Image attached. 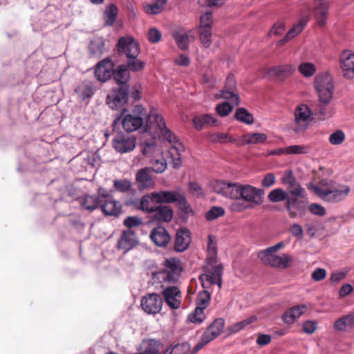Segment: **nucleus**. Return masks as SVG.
<instances>
[{
	"mask_svg": "<svg viewBox=\"0 0 354 354\" xmlns=\"http://www.w3.org/2000/svg\"><path fill=\"white\" fill-rule=\"evenodd\" d=\"M217 254L216 238L209 234L207 243V258L203 266V274H201V285L205 289L207 288L206 283L217 285L219 289L222 288L224 268L222 263L216 265Z\"/></svg>",
	"mask_w": 354,
	"mask_h": 354,
	"instance_id": "obj_1",
	"label": "nucleus"
},
{
	"mask_svg": "<svg viewBox=\"0 0 354 354\" xmlns=\"http://www.w3.org/2000/svg\"><path fill=\"white\" fill-rule=\"evenodd\" d=\"M314 84L319 95V104L313 111V113L319 120L328 119L335 113L333 107L329 105L334 92L333 78L328 72L318 74L315 78Z\"/></svg>",
	"mask_w": 354,
	"mask_h": 354,
	"instance_id": "obj_2",
	"label": "nucleus"
},
{
	"mask_svg": "<svg viewBox=\"0 0 354 354\" xmlns=\"http://www.w3.org/2000/svg\"><path fill=\"white\" fill-rule=\"evenodd\" d=\"M153 113H156L160 118H163L156 109H153L149 113H147L146 109L142 105H136L131 113L124 115L122 120V128L129 133L137 131L144 126L145 131L154 129L159 137L158 123L150 118Z\"/></svg>",
	"mask_w": 354,
	"mask_h": 354,
	"instance_id": "obj_3",
	"label": "nucleus"
},
{
	"mask_svg": "<svg viewBox=\"0 0 354 354\" xmlns=\"http://www.w3.org/2000/svg\"><path fill=\"white\" fill-rule=\"evenodd\" d=\"M308 188L323 201L329 203H337L342 201L351 190L347 185L337 187L332 180L328 179L321 180L317 185L310 183Z\"/></svg>",
	"mask_w": 354,
	"mask_h": 354,
	"instance_id": "obj_4",
	"label": "nucleus"
},
{
	"mask_svg": "<svg viewBox=\"0 0 354 354\" xmlns=\"http://www.w3.org/2000/svg\"><path fill=\"white\" fill-rule=\"evenodd\" d=\"M150 118L158 123L159 138L168 141L172 145L169 150V153L171 158L172 167L174 169H178L182 164L180 152L184 150L183 145L178 141L171 130L167 127L163 118H160L156 113H153Z\"/></svg>",
	"mask_w": 354,
	"mask_h": 354,
	"instance_id": "obj_5",
	"label": "nucleus"
},
{
	"mask_svg": "<svg viewBox=\"0 0 354 354\" xmlns=\"http://www.w3.org/2000/svg\"><path fill=\"white\" fill-rule=\"evenodd\" d=\"M162 268L152 274V279L160 283H176L183 272L181 261L174 257L165 259Z\"/></svg>",
	"mask_w": 354,
	"mask_h": 354,
	"instance_id": "obj_6",
	"label": "nucleus"
},
{
	"mask_svg": "<svg viewBox=\"0 0 354 354\" xmlns=\"http://www.w3.org/2000/svg\"><path fill=\"white\" fill-rule=\"evenodd\" d=\"M224 3L225 0H205V6H201V42L206 48L212 43V8L221 6Z\"/></svg>",
	"mask_w": 354,
	"mask_h": 354,
	"instance_id": "obj_7",
	"label": "nucleus"
},
{
	"mask_svg": "<svg viewBox=\"0 0 354 354\" xmlns=\"http://www.w3.org/2000/svg\"><path fill=\"white\" fill-rule=\"evenodd\" d=\"M307 205L308 201L304 188V196L291 195L285 203V207L291 218L303 217L306 212Z\"/></svg>",
	"mask_w": 354,
	"mask_h": 354,
	"instance_id": "obj_8",
	"label": "nucleus"
},
{
	"mask_svg": "<svg viewBox=\"0 0 354 354\" xmlns=\"http://www.w3.org/2000/svg\"><path fill=\"white\" fill-rule=\"evenodd\" d=\"M112 145L118 153H129L136 147V138L128 133L119 132L113 138Z\"/></svg>",
	"mask_w": 354,
	"mask_h": 354,
	"instance_id": "obj_9",
	"label": "nucleus"
},
{
	"mask_svg": "<svg viewBox=\"0 0 354 354\" xmlns=\"http://www.w3.org/2000/svg\"><path fill=\"white\" fill-rule=\"evenodd\" d=\"M117 48L118 54L120 56H124L127 59L132 57H138L140 54L138 42L130 36L120 37L118 41Z\"/></svg>",
	"mask_w": 354,
	"mask_h": 354,
	"instance_id": "obj_10",
	"label": "nucleus"
},
{
	"mask_svg": "<svg viewBox=\"0 0 354 354\" xmlns=\"http://www.w3.org/2000/svg\"><path fill=\"white\" fill-rule=\"evenodd\" d=\"M161 297L171 310H177L181 306L182 292L176 286H169L162 288Z\"/></svg>",
	"mask_w": 354,
	"mask_h": 354,
	"instance_id": "obj_11",
	"label": "nucleus"
},
{
	"mask_svg": "<svg viewBox=\"0 0 354 354\" xmlns=\"http://www.w3.org/2000/svg\"><path fill=\"white\" fill-rule=\"evenodd\" d=\"M129 89L127 86L113 89L106 97V104L112 109H120L127 102Z\"/></svg>",
	"mask_w": 354,
	"mask_h": 354,
	"instance_id": "obj_12",
	"label": "nucleus"
},
{
	"mask_svg": "<svg viewBox=\"0 0 354 354\" xmlns=\"http://www.w3.org/2000/svg\"><path fill=\"white\" fill-rule=\"evenodd\" d=\"M163 300L157 293L147 294L141 299V308L147 314L159 313L162 307Z\"/></svg>",
	"mask_w": 354,
	"mask_h": 354,
	"instance_id": "obj_13",
	"label": "nucleus"
},
{
	"mask_svg": "<svg viewBox=\"0 0 354 354\" xmlns=\"http://www.w3.org/2000/svg\"><path fill=\"white\" fill-rule=\"evenodd\" d=\"M264 194L265 192L262 189H258L249 185H241L239 198H241L247 202H251L258 205L263 202Z\"/></svg>",
	"mask_w": 354,
	"mask_h": 354,
	"instance_id": "obj_14",
	"label": "nucleus"
},
{
	"mask_svg": "<svg viewBox=\"0 0 354 354\" xmlns=\"http://www.w3.org/2000/svg\"><path fill=\"white\" fill-rule=\"evenodd\" d=\"M241 185L238 183H230L217 180L214 185V192L226 198L239 199Z\"/></svg>",
	"mask_w": 354,
	"mask_h": 354,
	"instance_id": "obj_15",
	"label": "nucleus"
},
{
	"mask_svg": "<svg viewBox=\"0 0 354 354\" xmlns=\"http://www.w3.org/2000/svg\"><path fill=\"white\" fill-rule=\"evenodd\" d=\"M291 195L304 196V187L298 185L297 188L288 189L287 191L281 188H276L272 190L268 195V199L272 203H279L289 199Z\"/></svg>",
	"mask_w": 354,
	"mask_h": 354,
	"instance_id": "obj_16",
	"label": "nucleus"
},
{
	"mask_svg": "<svg viewBox=\"0 0 354 354\" xmlns=\"http://www.w3.org/2000/svg\"><path fill=\"white\" fill-rule=\"evenodd\" d=\"M296 67L292 64H284L272 66L268 68L266 75L270 79L283 82L295 71Z\"/></svg>",
	"mask_w": 354,
	"mask_h": 354,
	"instance_id": "obj_17",
	"label": "nucleus"
},
{
	"mask_svg": "<svg viewBox=\"0 0 354 354\" xmlns=\"http://www.w3.org/2000/svg\"><path fill=\"white\" fill-rule=\"evenodd\" d=\"M224 326V319H216L203 333L201 338V348L217 337L223 331Z\"/></svg>",
	"mask_w": 354,
	"mask_h": 354,
	"instance_id": "obj_18",
	"label": "nucleus"
},
{
	"mask_svg": "<svg viewBox=\"0 0 354 354\" xmlns=\"http://www.w3.org/2000/svg\"><path fill=\"white\" fill-rule=\"evenodd\" d=\"M139 243L138 238L132 230L122 231L118 241L117 248L127 252Z\"/></svg>",
	"mask_w": 354,
	"mask_h": 354,
	"instance_id": "obj_19",
	"label": "nucleus"
},
{
	"mask_svg": "<svg viewBox=\"0 0 354 354\" xmlns=\"http://www.w3.org/2000/svg\"><path fill=\"white\" fill-rule=\"evenodd\" d=\"M259 259L264 264L279 268H287L290 266L292 261L291 257L287 254L270 255L266 257H259Z\"/></svg>",
	"mask_w": 354,
	"mask_h": 354,
	"instance_id": "obj_20",
	"label": "nucleus"
},
{
	"mask_svg": "<svg viewBox=\"0 0 354 354\" xmlns=\"http://www.w3.org/2000/svg\"><path fill=\"white\" fill-rule=\"evenodd\" d=\"M183 192L180 189H176L173 191H160L152 192V196L154 198V201L158 203H176Z\"/></svg>",
	"mask_w": 354,
	"mask_h": 354,
	"instance_id": "obj_21",
	"label": "nucleus"
},
{
	"mask_svg": "<svg viewBox=\"0 0 354 354\" xmlns=\"http://www.w3.org/2000/svg\"><path fill=\"white\" fill-rule=\"evenodd\" d=\"M113 63L109 59H104L95 68V75L100 82H106L113 75Z\"/></svg>",
	"mask_w": 354,
	"mask_h": 354,
	"instance_id": "obj_22",
	"label": "nucleus"
},
{
	"mask_svg": "<svg viewBox=\"0 0 354 354\" xmlns=\"http://www.w3.org/2000/svg\"><path fill=\"white\" fill-rule=\"evenodd\" d=\"M340 66L345 71L344 76L351 78L354 76V53L344 50L340 55Z\"/></svg>",
	"mask_w": 354,
	"mask_h": 354,
	"instance_id": "obj_23",
	"label": "nucleus"
},
{
	"mask_svg": "<svg viewBox=\"0 0 354 354\" xmlns=\"http://www.w3.org/2000/svg\"><path fill=\"white\" fill-rule=\"evenodd\" d=\"M102 212L106 216H118L122 213V205L119 201L109 198L100 203Z\"/></svg>",
	"mask_w": 354,
	"mask_h": 354,
	"instance_id": "obj_24",
	"label": "nucleus"
},
{
	"mask_svg": "<svg viewBox=\"0 0 354 354\" xmlns=\"http://www.w3.org/2000/svg\"><path fill=\"white\" fill-rule=\"evenodd\" d=\"M190 242V232L185 228H182L176 232L174 249L177 252H183L188 248Z\"/></svg>",
	"mask_w": 354,
	"mask_h": 354,
	"instance_id": "obj_25",
	"label": "nucleus"
},
{
	"mask_svg": "<svg viewBox=\"0 0 354 354\" xmlns=\"http://www.w3.org/2000/svg\"><path fill=\"white\" fill-rule=\"evenodd\" d=\"M151 241L158 246L164 247L170 241V236L166 229L162 226L155 227L151 232Z\"/></svg>",
	"mask_w": 354,
	"mask_h": 354,
	"instance_id": "obj_26",
	"label": "nucleus"
},
{
	"mask_svg": "<svg viewBox=\"0 0 354 354\" xmlns=\"http://www.w3.org/2000/svg\"><path fill=\"white\" fill-rule=\"evenodd\" d=\"M113 77L118 83V87L123 88L127 86L129 88L128 82L130 78V73L125 65L122 64L118 66L117 68L113 71Z\"/></svg>",
	"mask_w": 354,
	"mask_h": 354,
	"instance_id": "obj_27",
	"label": "nucleus"
},
{
	"mask_svg": "<svg viewBox=\"0 0 354 354\" xmlns=\"http://www.w3.org/2000/svg\"><path fill=\"white\" fill-rule=\"evenodd\" d=\"M153 213L154 219L160 222H169L174 216L172 209L166 205L156 207Z\"/></svg>",
	"mask_w": 354,
	"mask_h": 354,
	"instance_id": "obj_28",
	"label": "nucleus"
},
{
	"mask_svg": "<svg viewBox=\"0 0 354 354\" xmlns=\"http://www.w3.org/2000/svg\"><path fill=\"white\" fill-rule=\"evenodd\" d=\"M104 51V41L102 37L93 38L88 46L90 57L100 58Z\"/></svg>",
	"mask_w": 354,
	"mask_h": 354,
	"instance_id": "obj_29",
	"label": "nucleus"
},
{
	"mask_svg": "<svg viewBox=\"0 0 354 354\" xmlns=\"http://www.w3.org/2000/svg\"><path fill=\"white\" fill-rule=\"evenodd\" d=\"M306 309L307 308L305 305L293 306L284 313L283 319L286 324H292L297 318L299 317L306 311Z\"/></svg>",
	"mask_w": 354,
	"mask_h": 354,
	"instance_id": "obj_30",
	"label": "nucleus"
},
{
	"mask_svg": "<svg viewBox=\"0 0 354 354\" xmlns=\"http://www.w3.org/2000/svg\"><path fill=\"white\" fill-rule=\"evenodd\" d=\"M151 169L145 167L138 171L136 174V180L139 184V187L142 189L149 188L153 185V180L150 175Z\"/></svg>",
	"mask_w": 354,
	"mask_h": 354,
	"instance_id": "obj_31",
	"label": "nucleus"
},
{
	"mask_svg": "<svg viewBox=\"0 0 354 354\" xmlns=\"http://www.w3.org/2000/svg\"><path fill=\"white\" fill-rule=\"evenodd\" d=\"M215 97L216 99L230 100L231 103L236 106L239 105L241 102L240 97L236 91L230 90L225 88L220 90L218 93L215 94Z\"/></svg>",
	"mask_w": 354,
	"mask_h": 354,
	"instance_id": "obj_32",
	"label": "nucleus"
},
{
	"mask_svg": "<svg viewBox=\"0 0 354 354\" xmlns=\"http://www.w3.org/2000/svg\"><path fill=\"white\" fill-rule=\"evenodd\" d=\"M308 21L307 19H302L298 24H295L286 35L285 37L282 39L277 41V46H281L284 43L287 42L290 39L295 37L297 35H299L305 26L306 25Z\"/></svg>",
	"mask_w": 354,
	"mask_h": 354,
	"instance_id": "obj_33",
	"label": "nucleus"
},
{
	"mask_svg": "<svg viewBox=\"0 0 354 354\" xmlns=\"http://www.w3.org/2000/svg\"><path fill=\"white\" fill-rule=\"evenodd\" d=\"M176 206L180 211V216L185 221L188 216L192 214V209L186 200V196L184 192L182 193L176 202Z\"/></svg>",
	"mask_w": 354,
	"mask_h": 354,
	"instance_id": "obj_34",
	"label": "nucleus"
},
{
	"mask_svg": "<svg viewBox=\"0 0 354 354\" xmlns=\"http://www.w3.org/2000/svg\"><path fill=\"white\" fill-rule=\"evenodd\" d=\"M315 17L319 26H322L326 24L328 17V7L324 2H319V4L316 6Z\"/></svg>",
	"mask_w": 354,
	"mask_h": 354,
	"instance_id": "obj_35",
	"label": "nucleus"
},
{
	"mask_svg": "<svg viewBox=\"0 0 354 354\" xmlns=\"http://www.w3.org/2000/svg\"><path fill=\"white\" fill-rule=\"evenodd\" d=\"M234 118L238 121L246 124H252L254 121L253 115L246 109L243 107H240L236 109Z\"/></svg>",
	"mask_w": 354,
	"mask_h": 354,
	"instance_id": "obj_36",
	"label": "nucleus"
},
{
	"mask_svg": "<svg viewBox=\"0 0 354 354\" xmlns=\"http://www.w3.org/2000/svg\"><path fill=\"white\" fill-rule=\"evenodd\" d=\"M118 9L114 4H109L106 6L104 12V19L106 26H112L117 18Z\"/></svg>",
	"mask_w": 354,
	"mask_h": 354,
	"instance_id": "obj_37",
	"label": "nucleus"
},
{
	"mask_svg": "<svg viewBox=\"0 0 354 354\" xmlns=\"http://www.w3.org/2000/svg\"><path fill=\"white\" fill-rule=\"evenodd\" d=\"M172 35L179 48L184 50L188 48L189 39L185 32L183 30L174 31Z\"/></svg>",
	"mask_w": 354,
	"mask_h": 354,
	"instance_id": "obj_38",
	"label": "nucleus"
},
{
	"mask_svg": "<svg viewBox=\"0 0 354 354\" xmlns=\"http://www.w3.org/2000/svg\"><path fill=\"white\" fill-rule=\"evenodd\" d=\"M167 0H155L151 4L144 6L145 12L148 15H158L164 10V6Z\"/></svg>",
	"mask_w": 354,
	"mask_h": 354,
	"instance_id": "obj_39",
	"label": "nucleus"
},
{
	"mask_svg": "<svg viewBox=\"0 0 354 354\" xmlns=\"http://www.w3.org/2000/svg\"><path fill=\"white\" fill-rule=\"evenodd\" d=\"M209 140L214 143L225 144L235 142V138L226 133H214L209 136Z\"/></svg>",
	"mask_w": 354,
	"mask_h": 354,
	"instance_id": "obj_40",
	"label": "nucleus"
},
{
	"mask_svg": "<svg viewBox=\"0 0 354 354\" xmlns=\"http://www.w3.org/2000/svg\"><path fill=\"white\" fill-rule=\"evenodd\" d=\"M312 113V111L306 105L301 104L299 106L295 112L297 123L299 124L300 122H306Z\"/></svg>",
	"mask_w": 354,
	"mask_h": 354,
	"instance_id": "obj_41",
	"label": "nucleus"
},
{
	"mask_svg": "<svg viewBox=\"0 0 354 354\" xmlns=\"http://www.w3.org/2000/svg\"><path fill=\"white\" fill-rule=\"evenodd\" d=\"M201 83L203 84L204 89L205 90V91L215 88L216 80L214 77L212 71L209 70L203 75L201 79Z\"/></svg>",
	"mask_w": 354,
	"mask_h": 354,
	"instance_id": "obj_42",
	"label": "nucleus"
},
{
	"mask_svg": "<svg viewBox=\"0 0 354 354\" xmlns=\"http://www.w3.org/2000/svg\"><path fill=\"white\" fill-rule=\"evenodd\" d=\"M114 189L121 193H127L132 189V183L128 179H116L113 180Z\"/></svg>",
	"mask_w": 354,
	"mask_h": 354,
	"instance_id": "obj_43",
	"label": "nucleus"
},
{
	"mask_svg": "<svg viewBox=\"0 0 354 354\" xmlns=\"http://www.w3.org/2000/svg\"><path fill=\"white\" fill-rule=\"evenodd\" d=\"M281 183L288 185L287 190L288 189L297 188L298 185H301L297 182V179L294 176L292 170H287L285 171L283 177L281 178Z\"/></svg>",
	"mask_w": 354,
	"mask_h": 354,
	"instance_id": "obj_44",
	"label": "nucleus"
},
{
	"mask_svg": "<svg viewBox=\"0 0 354 354\" xmlns=\"http://www.w3.org/2000/svg\"><path fill=\"white\" fill-rule=\"evenodd\" d=\"M151 201H154V198L152 196V193L150 194L144 195L140 202V209L142 211L152 213L154 211L156 207L151 205Z\"/></svg>",
	"mask_w": 354,
	"mask_h": 354,
	"instance_id": "obj_45",
	"label": "nucleus"
},
{
	"mask_svg": "<svg viewBox=\"0 0 354 354\" xmlns=\"http://www.w3.org/2000/svg\"><path fill=\"white\" fill-rule=\"evenodd\" d=\"M82 205L84 209L93 211L100 207V202L96 196L87 195L82 198Z\"/></svg>",
	"mask_w": 354,
	"mask_h": 354,
	"instance_id": "obj_46",
	"label": "nucleus"
},
{
	"mask_svg": "<svg viewBox=\"0 0 354 354\" xmlns=\"http://www.w3.org/2000/svg\"><path fill=\"white\" fill-rule=\"evenodd\" d=\"M138 57H132L127 59V64L126 67H127L129 71H142L145 66V62L137 58Z\"/></svg>",
	"mask_w": 354,
	"mask_h": 354,
	"instance_id": "obj_47",
	"label": "nucleus"
},
{
	"mask_svg": "<svg viewBox=\"0 0 354 354\" xmlns=\"http://www.w3.org/2000/svg\"><path fill=\"white\" fill-rule=\"evenodd\" d=\"M225 214V209L220 206H214L209 209L205 215L207 221H213Z\"/></svg>",
	"mask_w": 354,
	"mask_h": 354,
	"instance_id": "obj_48",
	"label": "nucleus"
},
{
	"mask_svg": "<svg viewBox=\"0 0 354 354\" xmlns=\"http://www.w3.org/2000/svg\"><path fill=\"white\" fill-rule=\"evenodd\" d=\"M257 320L256 316H251L248 318H246L239 322H236L230 328L231 333H235L241 330V329L245 328L250 324L254 322Z\"/></svg>",
	"mask_w": 354,
	"mask_h": 354,
	"instance_id": "obj_49",
	"label": "nucleus"
},
{
	"mask_svg": "<svg viewBox=\"0 0 354 354\" xmlns=\"http://www.w3.org/2000/svg\"><path fill=\"white\" fill-rule=\"evenodd\" d=\"M298 70L304 77H308L315 73L316 67L313 63L304 62L299 65Z\"/></svg>",
	"mask_w": 354,
	"mask_h": 354,
	"instance_id": "obj_50",
	"label": "nucleus"
},
{
	"mask_svg": "<svg viewBox=\"0 0 354 354\" xmlns=\"http://www.w3.org/2000/svg\"><path fill=\"white\" fill-rule=\"evenodd\" d=\"M157 147L156 142L154 139L150 140H144L141 144V151L145 156L152 154Z\"/></svg>",
	"mask_w": 354,
	"mask_h": 354,
	"instance_id": "obj_51",
	"label": "nucleus"
},
{
	"mask_svg": "<svg viewBox=\"0 0 354 354\" xmlns=\"http://www.w3.org/2000/svg\"><path fill=\"white\" fill-rule=\"evenodd\" d=\"M248 139L246 142L248 145H257L263 143L266 141L268 136L263 133H249Z\"/></svg>",
	"mask_w": 354,
	"mask_h": 354,
	"instance_id": "obj_52",
	"label": "nucleus"
},
{
	"mask_svg": "<svg viewBox=\"0 0 354 354\" xmlns=\"http://www.w3.org/2000/svg\"><path fill=\"white\" fill-rule=\"evenodd\" d=\"M211 299V293L207 290H203L201 291V323L203 322V318L202 315L203 310L209 306Z\"/></svg>",
	"mask_w": 354,
	"mask_h": 354,
	"instance_id": "obj_53",
	"label": "nucleus"
},
{
	"mask_svg": "<svg viewBox=\"0 0 354 354\" xmlns=\"http://www.w3.org/2000/svg\"><path fill=\"white\" fill-rule=\"evenodd\" d=\"M233 106L227 102H222L216 106V111L221 117L227 116L232 111Z\"/></svg>",
	"mask_w": 354,
	"mask_h": 354,
	"instance_id": "obj_54",
	"label": "nucleus"
},
{
	"mask_svg": "<svg viewBox=\"0 0 354 354\" xmlns=\"http://www.w3.org/2000/svg\"><path fill=\"white\" fill-rule=\"evenodd\" d=\"M345 140V134L342 130H336L329 136L328 141L333 145H339Z\"/></svg>",
	"mask_w": 354,
	"mask_h": 354,
	"instance_id": "obj_55",
	"label": "nucleus"
},
{
	"mask_svg": "<svg viewBox=\"0 0 354 354\" xmlns=\"http://www.w3.org/2000/svg\"><path fill=\"white\" fill-rule=\"evenodd\" d=\"M286 154H305L309 151V147L306 145H290L286 147Z\"/></svg>",
	"mask_w": 354,
	"mask_h": 354,
	"instance_id": "obj_56",
	"label": "nucleus"
},
{
	"mask_svg": "<svg viewBox=\"0 0 354 354\" xmlns=\"http://www.w3.org/2000/svg\"><path fill=\"white\" fill-rule=\"evenodd\" d=\"M284 245L283 243V242H279L277 244H275L273 246H271V247H269L268 248H266V250H261L260 252H259L258 253V257H268L270 255H274V252H276L277 251H278L279 249H281V248H283Z\"/></svg>",
	"mask_w": 354,
	"mask_h": 354,
	"instance_id": "obj_57",
	"label": "nucleus"
},
{
	"mask_svg": "<svg viewBox=\"0 0 354 354\" xmlns=\"http://www.w3.org/2000/svg\"><path fill=\"white\" fill-rule=\"evenodd\" d=\"M142 224V218L136 216H128L123 221V225L125 227H128L129 230H131V228L134 227L140 226Z\"/></svg>",
	"mask_w": 354,
	"mask_h": 354,
	"instance_id": "obj_58",
	"label": "nucleus"
},
{
	"mask_svg": "<svg viewBox=\"0 0 354 354\" xmlns=\"http://www.w3.org/2000/svg\"><path fill=\"white\" fill-rule=\"evenodd\" d=\"M220 124V122L212 114H205L201 116V126L207 125L209 127H216Z\"/></svg>",
	"mask_w": 354,
	"mask_h": 354,
	"instance_id": "obj_59",
	"label": "nucleus"
},
{
	"mask_svg": "<svg viewBox=\"0 0 354 354\" xmlns=\"http://www.w3.org/2000/svg\"><path fill=\"white\" fill-rule=\"evenodd\" d=\"M167 162L164 158L160 159V160H156L154 162H152L151 167H149L151 169V171H154L157 174H161L165 171L167 169Z\"/></svg>",
	"mask_w": 354,
	"mask_h": 354,
	"instance_id": "obj_60",
	"label": "nucleus"
},
{
	"mask_svg": "<svg viewBox=\"0 0 354 354\" xmlns=\"http://www.w3.org/2000/svg\"><path fill=\"white\" fill-rule=\"evenodd\" d=\"M309 212L316 216H323L326 214L325 208L317 203H312L308 207Z\"/></svg>",
	"mask_w": 354,
	"mask_h": 354,
	"instance_id": "obj_61",
	"label": "nucleus"
},
{
	"mask_svg": "<svg viewBox=\"0 0 354 354\" xmlns=\"http://www.w3.org/2000/svg\"><path fill=\"white\" fill-rule=\"evenodd\" d=\"M162 37L161 32L155 28H151L149 30L147 33L148 40L153 44L158 42Z\"/></svg>",
	"mask_w": 354,
	"mask_h": 354,
	"instance_id": "obj_62",
	"label": "nucleus"
},
{
	"mask_svg": "<svg viewBox=\"0 0 354 354\" xmlns=\"http://www.w3.org/2000/svg\"><path fill=\"white\" fill-rule=\"evenodd\" d=\"M80 91L84 100L91 97L93 95V88L91 83H84L80 87Z\"/></svg>",
	"mask_w": 354,
	"mask_h": 354,
	"instance_id": "obj_63",
	"label": "nucleus"
},
{
	"mask_svg": "<svg viewBox=\"0 0 354 354\" xmlns=\"http://www.w3.org/2000/svg\"><path fill=\"white\" fill-rule=\"evenodd\" d=\"M276 182L275 176L272 173H268L265 175L262 180L261 185L264 187H270Z\"/></svg>",
	"mask_w": 354,
	"mask_h": 354,
	"instance_id": "obj_64",
	"label": "nucleus"
}]
</instances>
